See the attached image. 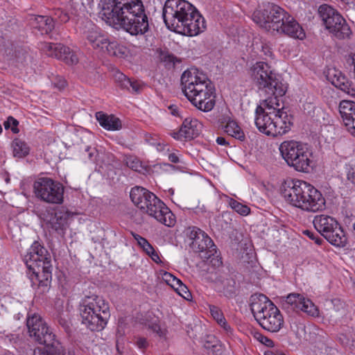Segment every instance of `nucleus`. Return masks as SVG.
I'll return each mask as SVG.
<instances>
[{"instance_id":"obj_28","label":"nucleus","mask_w":355,"mask_h":355,"mask_svg":"<svg viewBox=\"0 0 355 355\" xmlns=\"http://www.w3.org/2000/svg\"><path fill=\"white\" fill-rule=\"evenodd\" d=\"M150 216L168 227H173L175 224V217L171 211L162 201V205L155 211Z\"/></svg>"},{"instance_id":"obj_19","label":"nucleus","mask_w":355,"mask_h":355,"mask_svg":"<svg viewBox=\"0 0 355 355\" xmlns=\"http://www.w3.org/2000/svg\"><path fill=\"white\" fill-rule=\"evenodd\" d=\"M42 50L49 57H53L64 61L68 64H74L78 62V58L70 49L62 44L46 43L42 44Z\"/></svg>"},{"instance_id":"obj_31","label":"nucleus","mask_w":355,"mask_h":355,"mask_svg":"<svg viewBox=\"0 0 355 355\" xmlns=\"http://www.w3.org/2000/svg\"><path fill=\"white\" fill-rule=\"evenodd\" d=\"M32 26L42 34H49L54 29L55 21L53 17L37 15L32 18Z\"/></svg>"},{"instance_id":"obj_16","label":"nucleus","mask_w":355,"mask_h":355,"mask_svg":"<svg viewBox=\"0 0 355 355\" xmlns=\"http://www.w3.org/2000/svg\"><path fill=\"white\" fill-rule=\"evenodd\" d=\"M73 214L67 208L61 207L51 211H49L44 218V221L56 233L64 236L69 227V219Z\"/></svg>"},{"instance_id":"obj_7","label":"nucleus","mask_w":355,"mask_h":355,"mask_svg":"<svg viewBox=\"0 0 355 355\" xmlns=\"http://www.w3.org/2000/svg\"><path fill=\"white\" fill-rule=\"evenodd\" d=\"M279 150L290 167L300 172L309 171L311 152L306 144L295 140L284 141L280 144Z\"/></svg>"},{"instance_id":"obj_34","label":"nucleus","mask_w":355,"mask_h":355,"mask_svg":"<svg viewBox=\"0 0 355 355\" xmlns=\"http://www.w3.org/2000/svg\"><path fill=\"white\" fill-rule=\"evenodd\" d=\"M338 109L345 124L347 122V119H349L355 113V102L343 100L339 103Z\"/></svg>"},{"instance_id":"obj_59","label":"nucleus","mask_w":355,"mask_h":355,"mask_svg":"<svg viewBox=\"0 0 355 355\" xmlns=\"http://www.w3.org/2000/svg\"><path fill=\"white\" fill-rule=\"evenodd\" d=\"M173 277L175 276L171 274L170 272H165L162 275V279L168 284L173 278Z\"/></svg>"},{"instance_id":"obj_50","label":"nucleus","mask_w":355,"mask_h":355,"mask_svg":"<svg viewBox=\"0 0 355 355\" xmlns=\"http://www.w3.org/2000/svg\"><path fill=\"white\" fill-rule=\"evenodd\" d=\"M58 322L59 325L63 328L67 334L71 333V324L68 319L60 315L58 319Z\"/></svg>"},{"instance_id":"obj_38","label":"nucleus","mask_w":355,"mask_h":355,"mask_svg":"<svg viewBox=\"0 0 355 355\" xmlns=\"http://www.w3.org/2000/svg\"><path fill=\"white\" fill-rule=\"evenodd\" d=\"M204 347L210 351L214 355H220L223 352L220 341L214 336H207L204 343Z\"/></svg>"},{"instance_id":"obj_24","label":"nucleus","mask_w":355,"mask_h":355,"mask_svg":"<svg viewBox=\"0 0 355 355\" xmlns=\"http://www.w3.org/2000/svg\"><path fill=\"white\" fill-rule=\"evenodd\" d=\"M284 22V24L277 33L300 40H302L305 37L303 28L291 15H288Z\"/></svg>"},{"instance_id":"obj_58","label":"nucleus","mask_w":355,"mask_h":355,"mask_svg":"<svg viewBox=\"0 0 355 355\" xmlns=\"http://www.w3.org/2000/svg\"><path fill=\"white\" fill-rule=\"evenodd\" d=\"M181 283V280L178 279L176 277H173L170 282L168 284L171 287H172L173 289L176 288V286H178L179 284Z\"/></svg>"},{"instance_id":"obj_27","label":"nucleus","mask_w":355,"mask_h":355,"mask_svg":"<svg viewBox=\"0 0 355 355\" xmlns=\"http://www.w3.org/2000/svg\"><path fill=\"white\" fill-rule=\"evenodd\" d=\"M219 287V292L228 298H233L236 295V281L230 275L219 276L216 281Z\"/></svg>"},{"instance_id":"obj_56","label":"nucleus","mask_w":355,"mask_h":355,"mask_svg":"<svg viewBox=\"0 0 355 355\" xmlns=\"http://www.w3.org/2000/svg\"><path fill=\"white\" fill-rule=\"evenodd\" d=\"M136 344L140 349H146L148 346L147 340L141 337L137 338Z\"/></svg>"},{"instance_id":"obj_30","label":"nucleus","mask_w":355,"mask_h":355,"mask_svg":"<svg viewBox=\"0 0 355 355\" xmlns=\"http://www.w3.org/2000/svg\"><path fill=\"white\" fill-rule=\"evenodd\" d=\"M96 118L99 124L107 130H119L121 128V120L113 114L108 115L103 112H97Z\"/></svg>"},{"instance_id":"obj_32","label":"nucleus","mask_w":355,"mask_h":355,"mask_svg":"<svg viewBox=\"0 0 355 355\" xmlns=\"http://www.w3.org/2000/svg\"><path fill=\"white\" fill-rule=\"evenodd\" d=\"M327 78L336 87L349 93L350 85L349 80L341 71L336 69L330 70L328 72Z\"/></svg>"},{"instance_id":"obj_17","label":"nucleus","mask_w":355,"mask_h":355,"mask_svg":"<svg viewBox=\"0 0 355 355\" xmlns=\"http://www.w3.org/2000/svg\"><path fill=\"white\" fill-rule=\"evenodd\" d=\"M205 28L204 18L194 7V12L186 16L184 23L180 24V27L177 33L192 37L203 32Z\"/></svg>"},{"instance_id":"obj_12","label":"nucleus","mask_w":355,"mask_h":355,"mask_svg":"<svg viewBox=\"0 0 355 355\" xmlns=\"http://www.w3.org/2000/svg\"><path fill=\"white\" fill-rule=\"evenodd\" d=\"M35 196L49 204H62L64 188L58 181L50 178H40L33 184Z\"/></svg>"},{"instance_id":"obj_41","label":"nucleus","mask_w":355,"mask_h":355,"mask_svg":"<svg viewBox=\"0 0 355 355\" xmlns=\"http://www.w3.org/2000/svg\"><path fill=\"white\" fill-rule=\"evenodd\" d=\"M210 313L213 318L224 329L227 330L230 326L227 324L226 320L221 310L216 306H209Z\"/></svg>"},{"instance_id":"obj_25","label":"nucleus","mask_w":355,"mask_h":355,"mask_svg":"<svg viewBox=\"0 0 355 355\" xmlns=\"http://www.w3.org/2000/svg\"><path fill=\"white\" fill-rule=\"evenodd\" d=\"M256 117L254 123L259 130L267 135L271 136L269 128L272 125V116L270 112H265L264 109L261 106H257L256 111Z\"/></svg>"},{"instance_id":"obj_11","label":"nucleus","mask_w":355,"mask_h":355,"mask_svg":"<svg viewBox=\"0 0 355 355\" xmlns=\"http://www.w3.org/2000/svg\"><path fill=\"white\" fill-rule=\"evenodd\" d=\"M26 326L29 336L35 342L45 347H55L57 349L60 347V343L55 339V335L40 315L34 313L28 316Z\"/></svg>"},{"instance_id":"obj_55","label":"nucleus","mask_w":355,"mask_h":355,"mask_svg":"<svg viewBox=\"0 0 355 355\" xmlns=\"http://www.w3.org/2000/svg\"><path fill=\"white\" fill-rule=\"evenodd\" d=\"M257 338L261 343L263 344L267 347H272L274 346V342L269 338L262 334H259Z\"/></svg>"},{"instance_id":"obj_10","label":"nucleus","mask_w":355,"mask_h":355,"mask_svg":"<svg viewBox=\"0 0 355 355\" xmlns=\"http://www.w3.org/2000/svg\"><path fill=\"white\" fill-rule=\"evenodd\" d=\"M289 13L277 5L267 3L253 13V20L268 31L277 32L284 24Z\"/></svg>"},{"instance_id":"obj_57","label":"nucleus","mask_w":355,"mask_h":355,"mask_svg":"<svg viewBox=\"0 0 355 355\" xmlns=\"http://www.w3.org/2000/svg\"><path fill=\"white\" fill-rule=\"evenodd\" d=\"M168 160L172 162V163H174V164H177V163H179L180 162V158L178 157V155L175 153H170L168 155Z\"/></svg>"},{"instance_id":"obj_6","label":"nucleus","mask_w":355,"mask_h":355,"mask_svg":"<svg viewBox=\"0 0 355 355\" xmlns=\"http://www.w3.org/2000/svg\"><path fill=\"white\" fill-rule=\"evenodd\" d=\"M250 76L254 85L268 95L284 96L287 89L282 77L265 62H257L250 69Z\"/></svg>"},{"instance_id":"obj_29","label":"nucleus","mask_w":355,"mask_h":355,"mask_svg":"<svg viewBox=\"0 0 355 355\" xmlns=\"http://www.w3.org/2000/svg\"><path fill=\"white\" fill-rule=\"evenodd\" d=\"M86 38L89 44L94 49H104L105 45L107 41V37L103 34L101 30L94 26H92L86 32Z\"/></svg>"},{"instance_id":"obj_18","label":"nucleus","mask_w":355,"mask_h":355,"mask_svg":"<svg viewBox=\"0 0 355 355\" xmlns=\"http://www.w3.org/2000/svg\"><path fill=\"white\" fill-rule=\"evenodd\" d=\"M257 321L263 329L270 332L279 331L284 324L283 316L275 304L265 310L261 318Z\"/></svg>"},{"instance_id":"obj_20","label":"nucleus","mask_w":355,"mask_h":355,"mask_svg":"<svg viewBox=\"0 0 355 355\" xmlns=\"http://www.w3.org/2000/svg\"><path fill=\"white\" fill-rule=\"evenodd\" d=\"M272 116V125L269 128L270 133L272 137L282 135L288 132L292 125L291 116L284 109L270 112Z\"/></svg>"},{"instance_id":"obj_42","label":"nucleus","mask_w":355,"mask_h":355,"mask_svg":"<svg viewBox=\"0 0 355 355\" xmlns=\"http://www.w3.org/2000/svg\"><path fill=\"white\" fill-rule=\"evenodd\" d=\"M159 58L161 62L165 63L168 68L173 67L177 61V58L167 50H160L159 51Z\"/></svg>"},{"instance_id":"obj_60","label":"nucleus","mask_w":355,"mask_h":355,"mask_svg":"<svg viewBox=\"0 0 355 355\" xmlns=\"http://www.w3.org/2000/svg\"><path fill=\"white\" fill-rule=\"evenodd\" d=\"M216 143L220 146H228L229 142L223 137H218L216 139Z\"/></svg>"},{"instance_id":"obj_26","label":"nucleus","mask_w":355,"mask_h":355,"mask_svg":"<svg viewBox=\"0 0 355 355\" xmlns=\"http://www.w3.org/2000/svg\"><path fill=\"white\" fill-rule=\"evenodd\" d=\"M114 79L122 89H125L133 93L138 94L141 92L144 87L142 83L130 79L125 74L119 71L115 72Z\"/></svg>"},{"instance_id":"obj_9","label":"nucleus","mask_w":355,"mask_h":355,"mask_svg":"<svg viewBox=\"0 0 355 355\" xmlns=\"http://www.w3.org/2000/svg\"><path fill=\"white\" fill-rule=\"evenodd\" d=\"M315 230L331 245L345 247L347 243L346 235L338 221L327 215H318L313 221Z\"/></svg>"},{"instance_id":"obj_39","label":"nucleus","mask_w":355,"mask_h":355,"mask_svg":"<svg viewBox=\"0 0 355 355\" xmlns=\"http://www.w3.org/2000/svg\"><path fill=\"white\" fill-rule=\"evenodd\" d=\"M225 131L230 136L243 141L245 139V135L238 124L234 121H229L225 127Z\"/></svg>"},{"instance_id":"obj_33","label":"nucleus","mask_w":355,"mask_h":355,"mask_svg":"<svg viewBox=\"0 0 355 355\" xmlns=\"http://www.w3.org/2000/svg\"><path fill=\"white\" fill-rule=\"evenodd\" d=\"M133 238L137 241L139 247L155 262H161L160 258L157 252L155 250L153 245L144 237L135 233L131 232Z\"/></svg>"},{"instance_id":"obj_64","label":"nucleus","mask_w":355,"mask_h":355,"mask_svg":"<svg viewBox=\"0 0 355 355\" xmlns=\"http://www.w3.org/2000/svg\"><path fill=\"white\" fill-rule=\"evenodd\" d=\"M213 260H215V261H216V263H214V265L217 264L218 266H220L222 264V261L218 259H212L211 261L212 262Z\"/></svg>"},{"instance_id":"obj_15","label":"nucleus","mask_w":355,"mask_h":355,"mask_svg":"<svg viewBox=\"0 0 355 355\" xmlns=\"http://www.w3.org/2000/svg\"><path fill=\"white\" fill-rule=\"evenodd\" d=\"M282 306L288 312L301 311L312 317L319 315V310L312 301L300 293H293L282 297Z\"/></svg>"},{"instance_id":"obj_63","label":"nucleus","mask_w":355,"mask_h":355,"mask_svg":"<svg viewBox=\"0 0 355 355\" xmlns=\"http://www.w3.org/2000/svg\"><path fill=\"white\" fill-rule=\"evenodd\" d=\"M342 1L349 6V8H351L352 6H354L355 4V0H342Z\"/></svg>"},{"instance_id":"obj_4","label":"nucleus","mask_w":355,"mask_h":355,"mask_svg":"<svg viewBox=\"0 0 355 355\" xmlns=\"http://www.w3.org/2000/svg\"><path fill=\"white\" fill-rule=\"evenodd\" d=\"M24 261L29 270L31 280L33 284L37 282L40 293L48 292L52 280L51 257L47 250L35 241L24 255Z\"/></svg>"},{"instance_id":"obj_37","label":"nucleus","mask_w":355,"mask_h":355,"mask_svg":"<svg viewBox=\"0 0 355 355\" xmlns=\"http://www.w3.org/2000/svg\"><path fill=\"white\" fill-rule=\"evenodd\" d=\"M304 110H309L308 114L315 121L319 123L324 122L327 113L320 107H315L311 103H306L304 105Z\"/></svg>"},{"instance_id":"obj_54","label":"nucleus","mask_w":355,"mask_h":355,"mask_svg":"<svg viewBox=\"0 0 355 355\" xmlns=\"http://www.w3.org/2000/svg\"><path fill=\"white\" fill-rule=\"evenodd\" d=\"M55 87H57L60 90L64 89L67 85V81L62 77H56L52 80Z\"/></svg>"},{"instance_id":"obj_61","label":"nucleus","mask_w":355,"mask_h":355,"mask_svg":"<svg viewBox=\"0 0 355 355\" xmlns=\"http://www.w3.org/2000/svg\"><path fill=\"white\" fill-rule=\"evenodd\" d=\"M146 141L152 146H155L157 144V140L148 135H146Z\"/></svg>"},{"instance_id":"obj_8","label":"nucleus","mask_w":355,"mask_h":355,"mask_svg":"<svg viewBox=\"0 0 355 355\" xmlns=\"http://www.w3.org/2000/svg\"><path fill=\"white\" fill-rule=\"evenodd\" d=\"M194 12V6L185 0H166L162 9V17L168 29L177 33L186 16Z\"/></svg>"},{"instance_id":"obj_49","label":"nucleus","mask_w":355,"mask_h":355,"mask_svg":"<svg viewBox=\"0 0 355 355\" xmlns=\"http://www.w3.org/2000/svg\"><path fill=\"white\" fill-rule=\"evenodd\" d=\"M127 166L135 171H139L141 168V162L136 157H130L126 160Z\"/></svg>"},{"instance_id":"obj_2","label":"nucleus","mask_w":355,"mask_h":355,"mask_svg":"<svg viewBox=\"0 0 355 355\" xmlns=\"http://www.w3.org/2000/svg\"><path fill=\"white\" fill-rule=\"evenodd\" d=\"M181 85L187 99L198 110H211L215 105L214 87L206 74L191 68L182 74Z\"/></svg>"},{"instance_id":"obj_1","label":"nucleus","mask_w":355,"mask_h":355,"mask_svg":"<svg viewBox=\"0 0 355 355\" xmlns=\"http://www.w3.org/2000/svg\"><path fill=\"white\" fill-rule=\"evenodd\" d=\"M101 15L110 25L119 26L132 35H143L149 28L141 0H105Z\"/></svg>"},{"instance_id":"obj_44","label":"nucleus","mask_w":355,"mask_h":355,"mask_svg":"<svg viewBox=\"0 0 355 355\" xmlns=\"http://www.w3.org/2000/svg\"><path fill=\"white\" fill-rule=\"evenodd\" d=\"M229 205L232 209L241 215L246 216L250 213V209L248 206L241 204L234 199L231 198Z\"/></svg>"},{"instance_id":"obj_62","label":"nucleus","mask_w":355,"mask_h":355,"mask_svg":"<svg viewBox=\"0 0 355 355\" xmlns=\"http://www.w3.org/2000/svg\"><path fill=\"white\" fill-rule=\"evenodd\" d=\"M157 150L159 151H162L164 150V144L160 142L157 141V144L155 145Z\"/></svg>"},{"instance_id":"obj_52","label":"nucleus","mask_w":355,"mask_h":355,"mask_svg":"<svg viewBox=\"0 0 355 355\" xmlns=\"http://www.w3.org/2000/svg\"><path fill=\"white\" fill-rule=\"evenodd\" d=\"M303 234L306 235L311 239L315 241V243H317L318 245H320L323 241V240L320 236H318V234H315L314 232H313L311 230H304Z\"/></svg>"},{"instance_id":"obj_45","label":"nucleus","mask_w":355,"mask_h":355,"mask_svg":"<svg viewBox=\"0 0 355 355\" xmlns=\"http://www.w3.org/2000/svg\"><path fill=\"white\" fill-rule=\"evenodd\" d=\"M271 96L264 101V105L268 108L270 112L277 111L278 109H284L279 107V102L277 99L278 97L282 96L270 95Z\"/></svg>"},{"instance_id":"obj_3","label":"nucleus","mask_w":355,"mask_h":355,"mask_svg":"<svg viewBox=\"0 0 355 355\" xmlns=\"http://www.w3.org/2000/svg\"><path fill=\"white\" fill-rule=\"evenodd\" d=\"M281 193L289 204L304 211L316 212L325 207L322 193L305 181H285L281 187Z\"/></svg>"},{"instance_id":"obj_36","label":"nucleus","mask_w":355,"mask_h":355,"mask_svg":"<svg viewBox=\"0 0 355 355\" xmlns=\"http://www.w3.org/2000/svg\"><path fill=\"white\" fill-rule=\"evenodd\" d=\"M328 31L338 40L349 39L352 35V31L345 19L344 23H340V25H336L335 31L331 29Z\"/></svg>"},{"instance_id":"obj_5","label":"nucleus","mask_w":355,"mask_h":355,"mask_svg":"<svg viewBox=\"0 0 355 355\" xmlns=\"http://www.w3.org/2000/svg\"><path fill=\"white\" fill-rule=\"evenodd\" d=\"M79 311L82 323L93 331L104 329L110 316L108 303L95 294L86 295L82 298Z\"/></svg>"},{"instance_id":"obj_48","label":"nucleus","mask_w":355,"mask_h":355,"mask_svg":"<svg viewBox=\"0 0 355 355\" xmlns=\"http://www.w3.org/2000/svg\"><path fill=\"white\" fill-rule=\"evenodd\" d=\"M174 290L178 295H180L184 299L188 300L189 297L191 296V293L189 291L187 287L182 282L180 284H178V286H176V288Z\"/></svg>"},{"instance_id":"obj_43","label":"nucleus","mask_w":355,"mask_h":355,"mask_svg":"<svg viewBox=\"0 0 355 355\" xmlns=\"http://www.w3.org/2000/svg\"><path fill=\"white\" fill-rule=\"evenodd\" d=\"M45 347L44 349H37L34 351V355H64V350L60 344V347Z\"/></svg>"},{"instance_id":"obj_13","label":"nucleus","mask_w":355,"mask_h":355,"mask_svg":"<svg viewBox=\"0 0 355 355\" xmlns=\"http://www.w3.org/2000/svg\"><path fill=\"white\" fill-rule=\"evenodd\" d=\"M191 248L199 253L202 259H209L216 253V246L211 238L203 231L196 227H189L187 230Z\"/></svg>"},{"instance_id":"obj_14","label":"nucleus","mask_w":355,"mask_h":355,"mask_svg":"<svg viewBox=\"0 0 355 355\" xmlns=\"http://www.w3.org/2000/svg\"><path fill=\"white\" fill-rule=\"evenodd\" d=\"M132 202L142 212L151 216L162 201L152 192L141 187H133L130 193Z\"/></svg>"},{"instance_id":"obj_21","label":"nucleus","mask_w":355,"mask_h":355,"mask_svg":"<svg viewBox=\"0 0 355 355\" xmlns=\"http://www.w3.org/2000/svg\"><path fill=\"white\" fill-rule=\"evenodd\" d=\"M201 126L197 119L187 118L184 120L180 130L171 133V135L177 140H191L198 136Z\"/></svg>"},{"instance_id":"obj_22","label":"nucleus","mask_w":355,"mask_h":355,"mask_svg":"<svg viewBox=\"0 0 355 355\" xmlns=\"http://www.w3.org/2000/svg\"><path fill=\"white\" fill-rule=\"evenodd\" d=\"M318 12L327 30L331 29L335 31L336 25L344 23V18L335 9L327 4L321 5L318 8Z\"/></svg>"},{"instance_id":"obj_46","label":"nucleus","mask_w":355,"mask_h":355,"mask_svg":"<svg viewBox=\"0 0 355 355\" xmlns=\"http://www.w3.org/2000/svg\"><path fill=\"white\" fill-rule=\"evenodd\" d=\"M70 19L69 15L62 8H56L53 11V19L60 23H67Z\"/></svg>"},{"instance_id":"obj_23","label":"nucleus","mask_w":355,"mask_h":355,"mask_svg":"<svg viewBox=\"0 0 355 355\" xmlns=\"http://www.w3.org/2000/svg\"><path fill=\"white\" fill-rule=\"evenodd\" d=\"M273 304V302L263 294L255 293L250 297V310L256 320L261 318L265 310H268V308Z\"/></svg>"},{"instance_id":"obj_35","label":"nucleus","mask_w":355,"mask_h":355,"mask_svg":"<svg viewBox=\"0 0 355 355\" xmlns=\"http://www.w3.org/2000/svg\"><path fill=\"white\" fill-rule=\"evenodd\" d=\"M110 55L123 58L126 53V48L116 41L107 40L105 48Z\"/></svg>"},{"instance_id":"obj_47","label":"nucleus","mask_w":355,"mask_h":355,"mask_svg":"<svg viewBox=\"0 0 355 355\" xmlns=\"http://www.w3.org/2000/svg\"><path fill=\"white\" fill-rule=\"evenodd\" d=\"M19 121L12 116H8L7 120L4 122L3 125L6 129L11 128V130L13 133H18L19 129L17 125Z\"/></svg>"},{"instance_id":"obj_53","label":"nucleus","mask_w":355,"mask_h":355,"mask_svg":"<svg viewBox=\"0 0 355 355\" xmlns=\"http://www.w3.org/2000/svg\"><path fill=\"white\" fill-rule=\"evenodd\" d=\"M345 125L347 127L349 132L354 136H355V113L349 119H347V122Z\"/></svg>"},{"instance_id":"obj_51","label":"nucleus","mask_w":355,"mask_h":355,"mask_svg":"<svg viewBox=\"0 0 355 355\" xmlns=\"http://www.w3.org/2000/svg\"><path fill=\"white\" fill-rule=\"evenodd\" d=\"M347 180L355 185V164L349 165L347 171Z\"/></svg>"},{"instance_id":"obj_40","label":"nucleus","mask_w":355,"mask_h":355,"mask_svg":"<svg viewBox=\"0 0 355 355\" xmlns=\"http://www.w3.org/2000/svg\"><path fill=\"white\" fill-rule=\"evenodd\" d=\"M13 154L15 157L19 158L26 156L29 153V148L22 140L15 139L12 141Z\"/></svg>"}]
</instances>
